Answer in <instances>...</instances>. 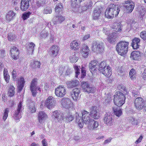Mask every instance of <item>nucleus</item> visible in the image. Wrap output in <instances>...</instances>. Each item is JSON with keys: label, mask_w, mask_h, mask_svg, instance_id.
Returning a JSON list of instances; mask_svg holds the SVG:
<instances>
[{"label": "nucleus", "mask_w": 146, "mask_h": 146, "mask_svg": "<svg viewBox=\"0 0 146 146\" xmlns=\"http://www.w3.org/2000/svg\"><path fill=\"white\" fill-rule=\"evenodd\" d=\"M82 117L79 116V113H76V121L80 128H83L84 123L88 125L91 122H92L94 120L91 119L89 112L85 110L81 111Z\"/></svg>", "instance_id": "nucleus-1"}, {"label": "nucleus", "mask_w": 146, "mask_h": 146, "mask_svg": "<svg viewBox=\"0 0 146 146\" xmlns=\"http://www.w3.org/2000/svg\"><path fill=\"white\" fill-rule=\"evenodd\" d=\"M119 11L120 9L117 6L111 3L107 7L105 12V15L107 18L111 19L117 16Z\"/></svg>", "instance_id": "nucleus-2"}, {"label": "nucleus", "mask_w": 146, "mask_h": 146, "mask_svg": "<svg viewBox=\"0 0 146 146\" xmlns=\"http://www.w3.org/2000/svg\"><path fill=\"white\" fill-rule=\"evenodd\" d=\"M129 42L125 40L120 41L116 46V50L117 53L121 56H123L127 52Z\"/></svg>", "instance_id": "nucleus-3"}, {"label": "nucleus", "mask_w": 146, "mask_h": 146, "mask_svg": "<svg viewBox=\"0 0 146 146\" xmlns=\"http://www.w3.org/2000/svg\"><path fill=\"white\" fill-rule=\"evenodd\" d=\"M126 97L125 95L121 92H116L113 96L114 103L117 106H121L125 103Z\"/></svg>", "instance_id": "nucleus-4"}, {"label": "nucleus", "mask_w": 146, "mask_h": 146, "mask_svg": "<svg viewBox=\"0 0 146 146\" xmlns=\"http://www.w3.org/2000/svg\"><path fill=\"white\" fill-rule=\"evenodd\" d=\"M134 104L135 108L138 110H141L146 107L145 101L141 97H138L135 99Z\"/></svg>", "instance_id": "nucleus-5"}, {"label": "nucleus", "mask_w": 146, "mask_h": 146, "mask_svg": "<svg viewBox=\"0 0 146 146\" xmlns=\"http://www.w3.org/2000/svg\"><path fill=\"white\" fill-rule=\"evenodd\" d=\"M104 50L102 43L97 41H94L92 46V50L94 52L100 53L103 52Z\"/></svg>", "instance_id": "nucleus-6"}, {"label": "nucleus", "mask_w": 146, "mask_h": 146, "mask_svg": "<svg viewBox=\"0 0 146 146\" xmlns=\"http://www.w3.org/2000/svg\"><path fill=\"white\" fill-rule=\"evenodd\" d=\"M37 79L36 78H34L32 80L31 82L30 86V90L32 93V95L33 97L36 96L37 90H38L40 92L41 91V89L40 87H36L37 84Z\"/></svg>", "instance_id": "nucleus-7"}, {"label": "nucleus", "mask_w": 146, "mask_h": 146, "mask_svg": "<svg viewBox=\"0 0 146 146\" xmlns=\"http://www.w3.org/2000/svg\"><path fill=\"white\" fill-rule=\"evenodd\" d=\"M66 93V89L63 86L59 85L55 89L54 93L58 97L62 98L64 96Z\"/></svg>", "instance_id": "nucleus-8"}, {"label": "nucleus", "mask_w": 146, "mask_h": 146, "mask_svg": "<svg viewBox=\"0 0 146 146\" xmlns=\"http://www.w3.org/2000/svg\"><path fill=\"white\" fill-rule=\"evenodd\" d=\"M10 53L13 60H16L19 57L20 50L18 48L15 46L11 47Z\"/></svg>", "instance_id": "nucleus-9"}, {"label": "nucleus", "mask_w": 146, "mask_h": 146, "mask_svg": "<svg viewBox=\"0 0 146 146\" xmlns=\"http://www.w3.org/2000/svg\"><path fill=\"white\" fill-rule=\"evenodd\" d=\"M123 4L128 13H131L133 11L135 7L134 3L131 0L125 1L123 2Z\"/></svg>", "instance_id": "nucleus-10"}, {"label": "nucleus", "mask_w": 146, "mask_h": 146, "mask_svg": "<svg viewBox=\"0 0 146 146\" xmlns=\"http://www.w3.org/2000/svg\"><path fill=\"white\" fill-rule=\"evenodd\" d=\"M90 115L95 119H98L100 117L99 110L96 106H93L90 109Z\"/></svg>", "instance_id": "nucleus-11"}, {"label": "nucleus", "mask_w": 146, "mask_h": 146, "mask_svg": "<svg viewBox=\"0 0 146 146\" xmlns=\"http://www.w3.org/2000/svg\"><path fill=\"white\" fill-rule=\"evenodd\" d=\"M52 117L54 119H56L60 123H62L63 121L64 114L60 113V112L58 110H56L53 111L52 113Z\"/></svg>", "instance_id": "nucleus-12"}, {"label": "nucleus", "mask_w": 146, "mask_h": 146, "mask_svg": "<svg viewBox=\"0 0 146 146\" xmlns=\"http://www.w3.org/2000/svg\"><path fill=\"white\" fill-rule=\"evenodd\" d=\"M98 61L94 60L91 61L89 64V67L90 70L92 74H94L97 70Z\"/></svg>", "instance_id": "nucleus-13"}, {"label": "nucleus", "mask_w": 146, "mask_h": 146, "mask_svg": "<svg viewBox=\"0 0 146 146\" xmlns=\"http://www.w3.org/2000/svg\"><path fill=\"white\" fill-rule=\"evenodd\" d=\"M81 86L82 90L85 92H87L89 93H93L95 92L94 88L90 87L89 84L86 82L82 83Z\"/></svg>", "instance_id": "nucleus-14"}, {"label": "nucleus", "mask_w": 146, "mask_h": 146, "mask_svg": "<svg viewBox=\"0 0 146 146\" xmlns=\"http://www.w3.org/2000/svg\"><path fill=\"white\" fill-rule=\"evenodd\" d=\"M102 9L96 7L93 11L92 18L93 20H98L100 19L102 14Z\"/></svg>", "instance_id": "nucleus-15"}, {"label": "nucleus", "mask_w": 146, "mask_h": 146, "mask_svg": "<svg viewBox=\"0 0 146 146\" xmlns=\"http://www.w3.org/2000/svg\"><path fill=\"white\" fill-rule=\"evenodd\" d=\"M59 50L60 48L57 45H53L50 48L51 56L53 58L56 57L58 55Z\"/></svg>", "instance_id": "nucleus-16"}, {"label": "nucleus", "mask_w": 146, "mask_h": 146, "mask_svg": "<svg viewBox=\"0 0 146 146\" xmlns=\"http://www.w3.org/2000/svg\"><path fill=\"white\" fill-rule=\"evenodd\" d=\"M23 109H24L23 107V103L21 101L18 105L17 110L15 111L14 115L17 120H18L21 117V110Z\"/></svg>", "instance_id": "nucleus-17"}, {"label": "nucleus", "mask_w": 146, "mask_h": 146, "mask_svg": "<svg viewBox=\"0 0 146 146\" xmlns=\"http://www.w3.org/2000/svg\"><path fill=\"white\" fill-rule=\"evenodd\" d=\"M55 99L52 96H49L45 102V104L47 107L50 109L55 104Z\"/></svg>", "instance_id": "nucleus-18"}, {"label": "nucleus", "mask_w": 146, "mask_h": 146, "mask_svg": "<svg viewBox=\"0 0 146 146\" xmlns=\"http://www.w3.org/2000/svg\"><path fill=\"white\" fill-rule=\"evenodd\" d=\"M80 46V43L78 40H74L70 44V48L72 50H77L79 49Z\"/></svg>", "instance_id": "nucleus-19"}, {"label": "nucleus", "mask_w": 146, "mask_h": 146, "mask_svg": "<svg viewBox=\"0 0 146 146\" xmlns=\"http://www.w3.org/2000/svg\"><path fill=\"white\" fill-rule=\"evenodd\" d=\"M29 7V0H21L20 8L23 11H26Z\"/></svg>", "instance_id": "nucleus-20"}, {"label": "nucleus", "mask_w": 146, "mask_h": 146, "mask_svg": "<svg viewBox=\"0 0 146 146\" xmlns=\"http://www.w3.org/2000/svg\"><path fill=\"white\" fill-rule=\"evenodd\" d=\"M80 92V89L78 88H75L73 89L72 91L71 92V96L74 101L77 100Z\"/></svg>", "instance_id": "nucleus-21"}, {"label": "nucleus", "mask_w": 146, "mask_h": 146, "mask_svg": "<svg viewBox=\"0 0 146 146\" xmlns=\"http://www.w3.org/2000/svg\"><path fill=\"white\" fill-rule=\"evenodd\" d=\"M48 118L47 114L44 111H40L38 114V119L39 122L41 123L44 120H46Z\"/></svg>", "instance_id": "nucleus-22"}, {"label": "nucleus", "mask_w": 146, "mask_h": 146, "mask_svg": "<svg viewBox=\"0 0 146 146\" xmlns=\"http://www.w3.org/2000/svg\"><path fill=\"white\" fill-rule=\"evenodd\" d=\"M61 103L63 107L67 108H69L72 104V102L68 98H64L62 99Z\"/></svg>", "instance_id": "nucleus-23"}, {"label": "nucleus", "mask_w": 146, "mask_h": 146, "mask_svg": "<svg viewBox=\"0 0 146 146\" xmlns=\"http://www.w3.org/2000/svg\"><path fill=\"white\" fill-rule=\"evenodd\" d=\"M130 58L135 60H139L141 58L140 52L138 51H134L131 54Z\"/></svg>", "instance_id": "nucleus-24"}, {"label": "nucleus", "mask_w": 146, "mask_h": 146, "mask_svg": "<svg viewBox=\"0 0 146 146\" xmlns=\"http://www.w3.org/2000/svg\"><path fill=\"white\" fill-rule=\"evenodd\" d=\"M118 36L115 33H113L110 34L108 37L107 40L111 43H114L118 38Z\"/></svg>", "instance_id": "nucleus-25"}, {"label": "nucleus", "mask_w": 146, "mask_h": 146, "mask_svg": "<svg viewBox=\"0 0 146 146\" xmlns=\"http://www.w3.org/2000/svg\"><path fill=\"white\" fill-rule=\"evenodd\" d=\"M104 123L108 125H111L113 122L112 116L108 114L106 115L104 118Z\"/></svg>", "instance_id": "nucleus-26"}, {"label": "nucleus", "mask_w": 146, "mask_h": 146, "mask_svg": "<svg viewBox=\"0 0 146 146\" xmlns=\"http://www.w3.org/2000/svg\"><path fill=\"white\" fill-rule=\"evenodd\" d=\"M89 49L88 46L85 44H84L81 50V53L83 57L86 58L88 56Z\"/></svg>", "instance_id": "nucleus-27"}, {"label": "nucleus", "mask_w": 146, "mask_h": 146, "mask_svg": "<svg viewBox=\"0 0 146 146\" xmlns=\"http://www.w3.org/2000/svg\"><path fill=\"white\" fill-rule=\"evenodd\" d=\"M140 39L139 38L135 37L132 40L131 45L134 49H137L139 48Z\"/></svg>", "instance_id": "nucleus-28"}, {"label": "nucleus", "mask_w": 146, "mask_h": 146, "mask_svg": "<svg viewBox=\"0 0 146 146\" xmlns=\"http://www.w3.org/2000/svg\"><path fill=\"white\" fill-rule=\"evenodd\" d=\"M100 72H101L107 77H110L112 74L111 69L109 66H107L106 68H104Z\"/></svg>", "instance_id": "nucleus-29"}, {"label": "nucleus", "mask_w": 146, "mask_h": 146, "mask_svg": "<svg viewBox=\"0 0 146 146\" xmlns=\"http://www.w3.org/2000/svg\"><path fill=\"white\" fill-rule=\"evenodd\" d=\"M25 81L24 78L21 77L18 82L17 88L19 92H21L24 86Z\"/></svg>", "instance_id": "nucleus-30"}, {"label": "nucleus", "mask_w": 146, "mask_h": 146, "mask_svg": "<svg viewBox=\"0 0 146 146\" xmlns=\"http://www.w3.org/2000/svg\"><path fill=\"white\" fill-rule=\"evenodd\" d=\"M15 14V13L13 11H9L6 15L5 17L6 20L8 22H10L11 20L13 19Z\"/></svg>", "instance_id": "nucleus-31"}, {"label": "nucleus", "mask_w": 146, "mask_h": 146, "mask_svg": "<svg viewBox=\"0 0 146 146\" xmlns=\"http://www.w3.org/2000/svg\"><path fill=\"white\" fill-rule=\"evenodd\" d=\"M99 125V123L98 121H95L92 122H90L88 126V128L90 130L97 129V128Z\"/></svg>", "instance_id": "nucleus-32"}, {"label": "nucleus", "mask_w": 146, "mask_h": 146, "mask_svg": "<svg viewBox=\"0 0 146 146\" xmlns=\"http://www.w3.org/2000/svg\"><path fill=\"white\" fill-rule=\"evenodd\" d=\"M79 83V81L77 80H73L68 82L67 85L69 88H73L78 86Z\"/></svg>", "instance_id": "nucleus-33"}, {"label": "nucleus", "mask_w": 146, "mask_h": 146, "mask_svg": "<svg viewBox=\"0 0 146 146\" xmlns=\"http://www.w3.org/2000/svg\"><path fill=\"white\" fill-rule=\"evenodd\" d=\"M137 73L135 69H131L129 72V76L131 80H134L136 78Z\"/></svg>", "instance_id": "nucleus-34"}, {"label": "nucleus", "mask_w": 146, "mask_h": 146, "mask_svg": "<svg viewBox=\"0 0 146 146\" xmlns=\"http://www.w3.org/2000/svg\"><path fill=\"white\" fill-rule=\"evenodd\" d=\"M63 8V7L61 3H59L57 4L55 9L56 13L59 14L60 13H62Z\"/></svg>", "instance_id": "nucleus-35"}, {"label": "nucleus", "mask_w": 146, "mask_h": 146, "mask_svg": "<svg viewBox=\"0 0 146 146\" xmlns=\"http://www.w3.org/2000/svg\"><path fill=\"white\" fill-rule=\"evenodd\" d=\"M84 0H71V5L73 7H76L79 6L81 3Z\"/></svg>", "instance_id": "nucleus-36"}, {"label": "nucleus", "mask_w": 146, "mask_h": 146, "mask_svg": "<svg viewBox=\"0 0 146 146\" xmlns=\"http://www.w3.org/2000/svg\"><path fill=\"white\" fill-rule=\"evenodd\" d=\"M35 46V44L32 42L29 43L28 46L27 48V50L29 54H32L33 53L34 49Z\"/></svg>", "instance_id": "nucleus-37"}, {"label": "nucleus", "mask_w": 146, "mask_h": 146, "mask_svg": "<svg viewBox=\"0 0 146 146\" xmlns=\"http://www.w3.org/2000/svg\"><path fill=\"white\" fill-rule=\"evenodd\" d=\"M113 28L117 32H121L122 30L121 25L120 23H114Z\"/></svg>", "instance_id": "nucleus-38"}, {"label": "nucleus", "mask_w": 146, "mask_h": 146, "mask_svg": "<svg viewBox=\"0 0 146 146\" xmlns=\"http://www.w3.org/2000/svg\"><path fill=\"white\" fill-rule=\"evenodd\" d=\"M113 110L114 114L117 116L119 117L121 115L122 111L119 107H113Z\"/></svg>", "instance_id": "nucleus-39"}, {"label": "nucleus", "mask_w": 146, "mask_h": 146, "mask_svg": "<svg viewBox=\"0 0 146 146\" xmlns=\"http://www.w3.org/2000/svg\"><path fill=\"white\" fill-rule=\"evenodd\" d=\"M7 38L10 41H15L17 40V37L13 33H10L8 34Z\"/></svg>", "instance_id": "nucleus-40"}, {"label": "nucleus", "mask_w": 146, "mask_h": 146, "mask_svg": "<svg viewBox=\"0 0 146 146\" xmlns=\"http://www.w3.org/2000/svg\"><path fill=\"white\" fill-rule=\"evenodd\" d=\"M40 63L38 61H33L31 63L30 66L31 67L35 69L37 68H39L40 67Z\"/></svg>", "instance_id": "nucleus-41"}, {"label": "nucleus", "mask_w": 146, "mask_h": 146, "mask_svg": "<svg viewBox=\"0 0 146 146\" xmlns=\"http://www.w3.org/2000/svg\"><path fill=\"white\" fill-rule=\"evenodd\" d=\"M78 59V57L75 55V52L72 53L69 58L70 61L72 63L76 62Z\"/></svg>", "instance_id": "nucleus-42"}, {"label": "nucleus", "mask_w": 146, "mask_h": 146, "mask_svg": "<svg viewBox=\"0 0 146 146\" xmlns=\"http://www.w3.org/2000/svg\"><path fill=\"white\" fill-rule=\"evenodd\" d=\"M3 76L4 78L7 83L9 82L10 78V76L8 74L7 70L5 68L3 71Z\"/></svg>", "instance_id": "nucleus-43"}, {"label": "nucleus", "mask_w": 146, "mask_h": 146, "mask_svg": "<svg viewBox=\"0 0 146 146\" xmlns=\"http://www.w3.org/2000/svg\"><path fill=\"white\" fill-rule=\"evenodd\" d=\"M65 118L67 122H69L73 120L74 117L73 115L69 112L67 113V115L66 116Z\"/></svg>", "instance_id": "nucleus-44"}, {"label": "nucleus", "mask_w": 146, "mask_h": 146, "mask_svg": "<svg viewBox=\"0 0 146 146\" xmlns=\"http://www.w3.org/2000/svg\"><path fill=\"white\" fill-rule=\"evenodd\" d=\"M107 66L106 62L105 61H102L99 64L98 70L100 72L104 70V68H106Z\"/></svg>", "instance_id": "nucleus-45"}, {"label": "nucleus", "mask_w": 146, "mask_h": 146, "mask_svg": "<svg viewBox=\"0 0 146 146\" xmlns=\"http://www.w3.org/2000/svg\"><path fill=\"white\" fill-rule=\"evenodd\" d=\"M15 88L13 86L10 85L8 92L10 97H12L14 95L15 93Z\"/></svg>", "instance_id": "nucleus-46"}, {"label": "nucleus", "mask_w": 146, "mask_h": 146, "mask_svg": "<svg viewBox=\"0 0 146 146\" xmlns=\"http://www.w3.org/2000/svg\"><path fill=\"white\" fill-rule=\"evenodd\" d=\"M9 112V110L8 108H6L5 109L3 113V120L5 121L7 119Z\"/></svg>", "instance_id": "nucleus-47"}, {"label": "nucleus", "mask_w": 146, "mask_h": 146, "mask_svg": "<svg viewBox=\"0 0 146 146\" xmlns=\"http://www.w3.org/2000/svg\"><path fill=\"white\" fill-rule=\"evenodd\" d=\"M31 12L29 11L23 14L22 15V18L23 20H25L29 18L30 15H31Z\"/></svg>", "instance_id": "nucleus-48"}, {"label": "nucleus", "mask_w": 146, "mask_h": 146, "mask_svg": "<svg viewBox=\"0 0 146 146\" xmlns=\"http://www.w3.org/2000/svg\"><path fill=\"white\" fill-rule=\"evenodd\" d=\"M44 14L51 13L52 12L51 8L49 7H46L43 11Z\"/></svg>", "instance_id": "nucleus-49"}, {"label": "nucleus", "mask_w": 146, "mask_h": 146, "mask_svg": "<svg viewBox=\"0 0 146 146\" xmlns=\"http://www.w3.org/2000/svg\"><path fill=\"white\" fill-rule=\"evenodd\" d=\"M140 37L144 40L146 41V31H142L140 33Z\"/></svg>", "instance_id": "nucleus-50"}, {"label": "nucleus", "mask_w": 146, "mask_h": 146, "mask_svg": "<svg viewBox=\"0 0 146 146\" xmlns=\"http://www.w3.org/2000/svg\"><path fill=\"white\" fill-rule=\"evenodd\" d=\"M74 68L75 71L76 77L78 78V75L80 74L79 69L78 66L76 65L74 66Z\"/></svg>", "instance_id": "nucleus-51"}, {"label": "nucleus", "mask_w": 146, "mask_h": 146, "mask_svg": "<svg viewBox=\"0 0 146 146\" xmlns=\"http://www.w3.org/2000/svg\"><path fill=\"white\" fill-rule=\"evenodd\" d=\"M48 33L45 31H42L40 33V36L41 38H45L48 36Z\"/></svg>", "instance_id": "nucleus-52"}, {"label": "nucleus", "mask_w": 146, "mask_h": 146, "mask_svg": "<svg viewBox=\"0 0 146 146\" xmlns=\"http://www.w3.org/2000/svg\"><path fill=\"white\" fill-rule=\"evenodd\" d=\"M12 75L13 79L14 80H15L16 79L17 74L16 71L15 70H13L12 73Z\"/></svg>", "instance_id": "nucleus-53"}, {"label": "nucleus", "mask_w": 146, "mask_h": 146, "mask_svg": "<svg viewBox=\"0 0 146 146\" xmlns=\"http://www.w3.org/2000/svg\"><path fill=\"white\" fill-rule=\"evenodd\" d=\"M111 100V95L109 94L107 95V98L106 99V102L108 103L110 102Z\"/></svg>", "instance_id": "nucleus-54"}, {"label": "nucleus", "mask_w": 146, "mask_h": 146, "mask_svg": "<svg viewBox=\"0 0 146 146\" xmlns=\"http://www.w3.org/2000/svg\"><path fill=\"white\" fill-rule=\"evenodd\" d=\"M65 20L64 17H63L62 16H60L58 17V21L60 23H61Z\"/></svg>", "instance_id": "nucleus-55"}, {"label": "nucleus", "mask_w": 146, "mask_h": 146, "mask_svg": "<svg viewBox=\"0 0 146 146\" xmlns=\"http://www.w3.org/2000/svg\"><path fill=\"white\" fill-rule=\"evenodd\" d=\"M59 74L61 75L63 72L64 70V67L62 66H60L59 68Z\"/></svg>", "instance_id": "nucleus-56"}, {"label": "nucleus", "mask_w": 146, "mask_h": 146, "mask_svg": "<svg viewBox=\"0 0 146 146\" xmlns=\"http://www.w3.org/2000/svg\"><path fill=\"white\" fill-rule=\"evenodd\" d=\"M19 0H12L11 5L13 6H15L18 4Z\"/></svg>", "instance_id": "nucleus-57"}, {"label": "nucleus", "mask_w": 146, "mask_h": 146, "mask_svg": "<svg viewBox=\"0 0 146 146\" xmlns=\"http://www.w3.org/2000/svg\"><path fill=\"white\" fill-rule=\"evenodd\" d=\"M141 77L143 79L146 80V69H145L141 75Z\"/></svg>", "instance_id": "nucleus-58"}, {"label": "nucleus", "mask_w": 146, "mask_h": 146, "mask_svg": "<svg viewBox=\"0 0 146 146\" xmlns=\"http://www.w3.org/2000/svg\"><path fill=\"white\" fill-rule=\"evenodd\" d=\"M5 50L1 49L0 50V58L3 57L5 55Z\"/></svg>", "instance_id": "nucleus-59"}, {"label": "nucleus", "mask_w": 146, "mask_h": 146, "mask_svg": "<svg viewBox=\"0 0 146 146\" xmlns=\"http://www.w3.org/2000/svg\"><path fill=\"white\" fill-rule=\"evenodd\" d=\"M81 78H84L86 75V71L85 70H83L82 69L81 72Z\"/></svg>", "instance_id": "nucleus-60"}, {"label": "nucleus", "mask_w": 146, "mask_h": 146, "mask_svg": "<svg viewBox=\"0 0 146 146\" xmlns=\"http://www.w3.org/2000/svg\"><path fill=\"white\" fill-rule=\"evenodd\" d=\"M90 37V35L89 34H88L86 35H84L82 38V40H85L89 38Z\"/></svg>", "instance_id": "nucleus-61"}, {"label": "nucleus", "mask_w": 146, "mask_h": 146, "mask_svg": "<svg viewBox=\"0 0 146 146\" xmlns=\"http://www.w3.org/2000/svg\"><path fill=\"white\" fill-rule=\"evenodd\" d=\"M29 109L31 113L35 112L36 111V109L35 106H33L32 107L29 108Z\"/></svg>", "instance_id": "nucleus-62"}, {"label": "nucleus", "mask_w": 146, "mask_h": 146, "mask_svg": "<svg viewBox=\"0 0 146 146\" xmlns=\"http://www.w3.org/2000/svg\"><path fill=\"white\" fill-rule=\"evenodd\" d=\"M93 3L91 1H90L89 4L86 6V9L90 8L92 5Z\"/></svg>", "instance_id": "nucleus-63"}, {"label": "nucleus", "mask_w": 146, "mask_h": 146, "mask_svg": "<svg viewBox=\"0 0 146 146\" xmlns=\"http://www.w3.org/2000/svg\"><path fill=\"white\" fill-rule=\"evenodd\" d=\"M143 138V137L141 135L140 136L139 138L137 139V140H136L135 142V143L136 144L140 142Z\"/></svg>", "instance_id": "nucleus-64"}]
</instances>
